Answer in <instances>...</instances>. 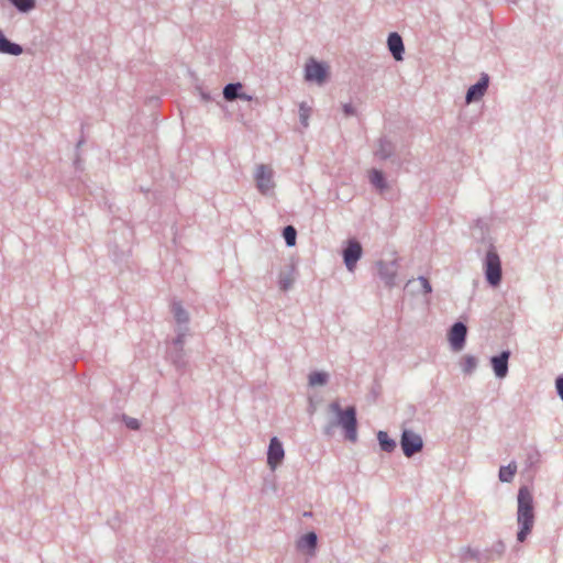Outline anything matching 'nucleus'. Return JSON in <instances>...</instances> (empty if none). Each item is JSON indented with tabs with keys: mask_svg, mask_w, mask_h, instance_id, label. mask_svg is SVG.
Returning a JSON list of instances; mask_svg holds the SVG:
<instances>
[{
	"mask_svg": "<svg viewBox=\"0 0 563 563\" xmlns=\"http://www.w3.org/2000/svg\"><path fill=\"white\" fill-rule=\"evenodd\" d=\"M284 239L288 246H294L296 244L297 232L294 227L288 225L284 229Z\"/></svg>",
	"mask_w": 563,
	"mask_h": 563,
	"instance_id": "21",
	"label": "nucleus"
},
{
	"mask_svg": "<svg viewBox=\"0 0 563 563\" xmlns=\"http://www.w3.org/2000/svg\"><path fill=\"white\" fill-rule=\"evenodd\" d=\"M362 255V246L357 241H349L346 249L343 252L344 263L350 272H353L356 262Z\"/></svg>",
	"mask_w": 563,
	"mask_h": 563,
	"instance_id": "9",
	"label": "nucleus"
},
{
	"mask_svg": "<svg viewBox=\"0 0 563 563\" xmlns=\"http://www.w3.org/2000/svg\"><path fill=\"white\" fill-rule=\"evenodd\" d=\"M344 111H345L346 114H351L352 113V110H351L350 106H345L344 107Z\"/></svg>",
	"mask_w": 563,
	"mask_h": 563,
	"instance_id": "31",
	"label": "nucleus"
},
{
	"mask_svg": "<svg viewBox=\"0 0 563 563\" xmlns=\"http://www.w3.org/2000/svg\"><path fill=\"white\" fill-rule=\"evenodd\" d=\"M400 445L404 451V454L410 457L422 450L423 441L420 434L411 430H404L401 434Z\"/></svg>",
	"mask_w": 563,
	"mask_h": 563,
	"instance_id": "5",
	"label": "nucleus"
},
{
	"mask_svg": "<svg viewBox=\"0 0 563 563\" xmlns=\"http://www.w3.org/2000/svg\"><path fill=\"white\" fill-rule=\"evenodd\" d=\"M328 380V374L324 372H313L309 375L310 386H322Z\"/></svg>",
	"mask_w": 563,
	"mask_h": 563,
	"instance_id": "19",
	"label": "nucleus"
},
{
	"mask_svg": "<svg viewBox=\"0 0 563 563\" xmlns=\"http://www.w3.org/2000/svg\"><path fill=\"white\" fill-rule=\"evenodd\" d=\"M330 410L338 416L339 424L344 429L347 440L354 442L357 438L356 431V412L354 407H347L345 410L341 409L339 402L330 404Z\"/></svg>",
	"mask_w": 563,
	"mask_h": 563,
	"instance_id": "2",
	"label": "nucleus"
},
{
	"mask_svg": "<svg viewBox=\"0 0 563 563\" xmlns=\"http://www.w3.org/2000/svg\"><path fill=\"white\" fill-rule=\"evenodd\" d=\"M242 88V85L240 82L238 84H229L223 89V97L228 101H232L238 98L239 96V89Z\"/></svg>",
	"mask_w": 563,
	"mask_h": 563,
	"instance_id": "16",
	"label": "nucleus"
},
{
	"mask_svg": "<svg viewBox=\"0 0 563 563\" xmlns=\"http://www.w3.org/2000/svg\"><path fill=\"white\" fill-rule=\"evenodd\" d=\"M369 179H371V183L375 187H377L379 189H384L385 188L384 176H383V174L379 170H376V169L371 170Z\"/></svg>",
	"mask_w": 563,
	"mask_h": 563,
	"instance_id": "20",
	"label": "nucleus"
},
{
	"mask_svg": "<svg viewBox=\"0 0 563 563\" xmlns=\"http://www.w3.org/2000/svg\"><path fill=\"white\" fill-rule=\"evenodd\" d=\"M488 86V78L485 76L483 77L477 84L473 85L467 93H466V101L470 103L472 101L481 99Z\"/></svg>",
	"mask_w": 563,
	"mask_h": 563,
	"instance_id": "13",
	"label": "nucleus"
},
{
	"mask_svg": "<svg viewBox=\"0 0 563 563\" xmlns=\"http://www.w3.org/2000/svg\"><path fill=\"white\" fill-rule=\"evenodd\" d=\"M238 98L246 100V101H251L252 100V96H249L246 93H239Z\"/></svg>",
	"mask_w": 563,
	"mask_h": 563,
	"instance_id": "30",
	"label": "nucleus"
},
{
	"mask_svg": "<svg viewBox=\"0 0 563 563\" xmlns=\"http://www.w3.org/2000/svg\"><path fill=\"white\" fill-rule=\"evenodd\" d=\"M555 386H556L559 396L563 400V377L556 378Z\"/></svg>",
	"mask_w": 563,
	"mask_h": 563,
	"instance_id": "26",
	"label": "nucleus"
},
{
	"mask_svg": "<svg viewBox=\"0 0 563 563\" xmlns=\"http://www.w3.org/2000/svg\"><path fill=\"white\" fill-rule=\"evenodd\" d=\"M294 283V276L291 274H287L283 276L279 280L280 288L283 290H287L291 284Z\"/></svg>",
	"mask_w": 563,
	"mask_h": 563,
	"instance_id": "24",
	"label": "nucleus"
},
{
	"mask_svg": "<svg viewBox=\"0 0 563 563\" xmlns=\"http://www.w3.org/2000/svg\"><path fill=\"white\" fill-rule=\"evenodd\" d=\"M509 356L510 352L504 351L500 355L492 357L490 363L497 377L504 378L507 375Z\"/></svg>",
	"mask_w": 563,
	"mask_h": 563,
	"instance_id": "10",
	"label": "nucleus"
},
{
	"mask_svg": "<svg viewBox=\"0 0 563 563\" xmlns=\"http://www.w3.org/2000/svg\"><path fill=\"white\" fill-rule=\"evenodd\" d=\"M285 451L277 438H273L267 452V464L271 470H275L284 460Z\"/></svg>",
	"mask_w": 563,
	"mask_h": 563,
	"instance_id": "8",
	"label": "nucleus"
},
{
	"mask_svg": "<svg viewBox=\"0 0 563 563\" xmlns=\"http://www.w3.org/2000/svg\"><path fill=\"white\" fill-rule=\"evenodd\" d=\"M310 115V108L306 106L305 103H301L299 107V117L301 123L307 126L308 125V119Z\"/></svg>",
	"mask_w": 563,
	"mask_h": 563,
	"instance_id": "23",
	"label": "nucleus"
},
{
	"mask_svg": "<svg viewBox=\"0 0 563 563\" xmlns=\"http://www.w3.org/2000/svg\"><path fill=\"white\" fill-rule=\"evenodd\" d=\"M317 547V534L314 532H308L301 537L297 542L299 551L305 552L312 556Z\"/></svg>",
	"mask_w": 563,
	"mask_h": 563,
	"instance_id": "11",
	"label": "nucleus"
},
{
	"mask_svg": "<svg viewBox=\"0 0 563 563\" xmlns=\"http://www.w3.org/2000/svg\"><path fill=\"white\" fill-rule=\"evenodd\" d=\"M274 170L271 166L261 164L256 167L254 178L258 191L263 195L269 194L274 187Z\"/></svg>",
	"mask_w": 563,
	"mask_h": 563,
	"instance_id": "3",
	"label": "nucleus"
},
{
	"mask_svg": "<svg viewBox=\"0 0 563 563\" xmlns=\"http://www.w3.org/2000/svg\"><path fill=\"white\" fill-rule=\"evenodd\" d=\"M467 329L462 322H456L453 324L451 330L449 331L448 339L451 344V347L454 351H461L465 344Z\"/></svg>",
	"mask_w": 563,
	"mask_h": 563,
	"instance_id": "7",
	"label": "nucleus"
},
{
	"mask_svg": "<svg viewBox=\"0 0 563 563\" xmlns=\"http://www.w3.org/2000/svg\"><path fill=\"white\" fill-rule=\"evenodd\" d=\"M388 154H389V152H388V151H386V150L384 148V146H383V145H382L380 151H378V152H377V155H379L382 158L387 157V156H388Z\"/></svg>",
	"mask_w": 563,
	"mask_h": 563,
	"instance_id": "29",
	"label": "nucleus"
},
{
	"mask_svg": "<svg viewBox=\"0 0 563 563\" xmlns=\"http://www.w3.org/2000/svg\"><path fill=\"white\" fill-rule=\"evenodd\" d=\"M126 426H128L129 428H131V429H134V430H135V429H139V422H137V420H136V419H129V420L126 421Z\"/></svg>",
	"mask_w": 563,
	"mask_h": 563,
	"instance_id": "28",
	"label": "nucleus"
},
{
	"mask_svg": "<svg viewBox=\"0 0 563 563\" xmlns=\"http://www.w3.org/2000/svg\"><path fill=\"white\" fill-rule=\"evenodd\" d=\"M23 52L22 47L18 44L11 43L2 36V53L11 55H20Z\"/></svg>",
	"mask_w": 563,
	"mask_h": 563,
	"instance_id": "17",
	"label": "nucleus"
},
{
	"mask_svg": "<svg viewBox=\"0 0 563 563\" xmlns=\"http://www.w3.org/2000/svg\"><path fill=\"white\" fill-rule=\"evenodd\" d=\"M517 521L520 526L517 539L519 542H523L534 523L533 497L528 487H520L518 492Z\"/></svg>",
	"mask_w": 563,
	"mask_h": 563,
	"instance_id": "1",
	"label": "nucleus"
},
{
	"mask_svg": "<svg viewBox=\"0 0 563 563\" xmlns=\"http://www.w3.org/2000/svg\"><path fill=\"white\" fill-rule=\"evenodd\" d=\"M377 439L380 448L386 452H391L396 446L395 441L391 440L387 432L385 431H379L377 434Z\"/></svg>",
	"mask_w": 563,
	"mask_h": 563,
	"instance_id": "15",
	"label": "nucleus"
},
{
	"mask_svg": "<svg viewBox=\"0 0 563 563\" xmlns=\"http://www.w3.org/2000/svg\"><path fill=\"white\" fill-rule=\"evenodd\" d=\"M517 472L516 463H510L507 466H501L499 470V479L505 483H509L512 481L515 474Z\"/></svg>",
	"mask_w": 563,
	"mask_h": 563,
	"instance_id": "14",
	"label": "nucleus"
},
{
	"mask_svg": "<svg viewBox=\"0 0 563 563\" xmlns=\"http://www.w3.org/2000/svg\"><path fill=\"white\" fill-rule=\"evenodd\" d=\"M328 76V68L325 65L321 63H317L314 59H310L306 64V74L305 78L309 81H317L318 84H322Z\"/></svg>",
	"mask_w": 563,
	"mask_h": 563,
	"instance_id": "6",
	"label": "nucleus"
},
{
	"mask_svg": "<svg viewBox=\"0 0 563 563\" xmlns=\"http://www.w3.org/2000/svg\"><path fill=\"white\" fill-rule=\"evenodd\" d=\"M419 280H420V284L423 287L424 291L427 294L431 292L432 289H431V285H430L429 280L424 277H420Z\"/></svg>",
	"mask_w": 563,
	"mask_h": 563,
	"instance_id": "27",
	"label": "nucleus"
},
{
	"mask_svg": "<svg viewBox=\"0 0 563 563\" xmlns=\"http://www.w3.org/2000/svg\"><path fill=\"white\" fill-rule=\"evenodd\" d=\"M16 8L22 12H27L29 10L34 8L35 2H13Z\"/></svg>",
	"mask_w": 563,
	"mask_h": 563,
	"instance_id": "25",
	"label": "nucleus"
},
{
	"mask_svg": "<svg viewBox=\"0 0 563 563\" xmlns=\"http://www.w3.org/2000/svg\"><path fill=\"white\" fill-rule=\"evenodd\" d=\"M173 312L178 322H186L188 320L187 312L181 308L180 305L175 303L173 306Z\"/></svg>",
	"mask_w": 563,
	"mask_h": 563,
	"instance_id": "22",
	"label": "nucleus"
},
{
	"mask_svg": "<svg viewBox=\"0 0 563 563\" xmlns=\"http://www.w3.org/2000/svg\"><path fill=\"white\" fill-rule=\"evenodd\" d=\"M387 44L394 58L396 60H401L405 47L400 35L398 33H390L388 36Z\"/></svg>",
	"mask_w": 563,
	"mask_h": 563,
	"instance_id": "12",
	"label": "nucleus"
},
{
	"mask_svg": "<svg viewBox=\"0 0 563 563\" xmlns=\"http://www.w3.org/2000/svg\"><path fill=\"white\" fill-rule=\"evenodd\" d=\"M461 366L465 374H471L477 366V360L472 355H465L461 361Z\"/></svg>",
	"mask_w": 563,
	"mask_h": 563,
	"instance_id": "18",
	"label": "nucleus"
},
{
	"mask_svg": "<svg viewBox=\"0 0 563 563\" xmlns=\"http://www.w3.org/2000/svg\"><path fill=\"white\" fill-rule=\"evenodd\" d=\"M485 275L492 286L499 285L501 280V264L495 251H488L485 260Z\"/></svg>",
	"mask_w": 563,
	"mask_h": 563,
	"instance_id": "4",
	"label": "nucleus"
}]
</instances>
